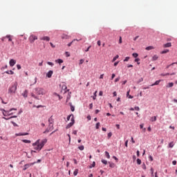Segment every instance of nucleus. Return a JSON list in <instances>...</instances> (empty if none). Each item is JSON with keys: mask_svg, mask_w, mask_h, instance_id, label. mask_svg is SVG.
Instances as JSON below:
<instances>
[{"mask_svg": "<svg viewBox=\"0 0 177 177\" xmlns=\"http://www.w3.org/2000/svg\"><path fill=\"white\" fill-rule=\"evenodd\" d=\"M46 142H48L47 139L42 140L41 141L40 140H37L35 142L32 144V146L35 150H38L39 151H40V150H42V147L45 146Z\"/></svg>", "mask_w": 177, "mask_h": 177, "instance_id": "1", "label": "nucleus"}, {"mask_svg": "<svg viewBox=\"0 0 177 177\" xmlns=\"http://www.w3.org/2000/svg\"><path fill=\"white\" fill-rule=\"evenodd\" d=\"M17 91V82L14 83L11 86L8 88L9 95H15L16 91Z\"/></svg>", "mask_w": 177, "mask_h": 177, "instance_id": "2", "label": "nucleus"}, {"mask_svg": "<svg viewBox=\"0 0 177 177\" xmlns=\"http://www.w3.org/2000/svg\"><path fill=\"white\" fill-rule=\"evenodd\" d=\"M35 93L37 96H41V95H46V91H45V89H44L43 88L37 87L35 88Z\"/></svg>", "mask_w": 177, "mask_h": 177, "instance_id": "3", "label": "nucleus"}, {"mask_svg": "<svg viewBox=\"0 0 177 177\" xmlns=\"http://www.w3.org/2000/svg\"><path fill=\"white\" fill-rule=\"evenodd\" d=\"M13 110H17L16 109H11L9 111H5L3 110V115H4V117H7V115H12L13 114V113H10V111H13Z\"/></svg>", "mask_w": 177, "mask_h": 177, "instance_id": "4", "label": "nucleus"}, {"mask_svg": "<svg viewBox=\"0 0 177 177\" xmlns=\"http://www.w3.org/2000/svg\"><path fill=\"white\" fill-rule=\"evenodd\" d=\"M71 122L69 124H67L66 129H68L70 128H71V127H73V125H74L75 120H74V115H72V118H71Z\"/></svg>", "mask_w": 177, "mask_h": 177, "instance_id": "5", "label": "nucleus"}, {"mask_svg": "<svg viewBox=\"0 0 177 177\" xmlns=\"http://www.w3.org/2000/svg\"><path fill=\"white\" fill-rule=\"evenodd\" d=\"M36 39H38V37L32 35L29 37V41L30 44H34V41H35Z\"/></svg>", "mask_w": 177, "mask_h": 177, "instance_id": "6", "label": "nucleus"}, {"mask_svg": "<svg viewBox=\"0 0 177 177\" xmlns=\"http://www.w3.org/2000/svg\"><path fill=\"white\" fill-rule=\"evenodd\" d=\"M34 164H35V162L28 163V164L25 165L24 166V171H26V169H28V168H30V167H32V165H34Z\"/></svg>", "mask_w": 177, "mask_h": 177, "instance_id": "7", "label": "nucleus"}, {"mask_svg": "<svg viewBox=\"0 0 177 177\" xmlns=\"http://www.w3.org/2000/svg\"><path fill=\"white\" fill-rule=\"evenodd\" d=\"M40 40L41 41H50V37H48V36H44L43 37H41L40 38Z\"/></svg>", "mask_w": 177, "mask_h": 177, "instance_id": "8", "label": "nucleus"}, {"mask_svg": "<svg viewBox=\"0 0 177 177\" xmlns=\"http://www.w3.org/2000/svg\"><path fill=\"white\" fill-rule=\"evenodd\" d=\"M15 64H16V60L12 59L10 60V67H13V66H15Z\"/></svg>", "mask_w": 177, "mask_h": 177, "instance_id": "9", "label": "nucleus"}, {"mask_svg": "<svg viewBox=\"0 0 177 177\" xmlns=\"http://www.w3.org/2000/svg\"><path fill=\"white\" fill-rule=\"evenodd\" d=\"M70 38H71V37L67 35H66V34H63L62 35V39H70Z\"/></svg>", "mask_w": 177, "mask_h": 177, "instance_id": "10", "label": "nucleus"}, {"mask_svg": "<svg viewBox=\"0 0 177 177\" xmlns=\"http://www.w3.org/2000/svg\"><path fill=\"white\" fill-rule=\"evenodd\" d=\"M53 75V71H49L46 74V77H48V78H50Z\"/></svg>", "mask_w": 177, "mask_h": 177, "instance_id": "11", "label": "nucleus"}, {"mask_svg": "<svg viewBox=\"0 0 177 177\" xmlns=\"http://www.w3.org/2000/svg\"><path fill=\"white\" fill-rule=\"evenodd\" d=\"M16 136H26L28 135V133H19L15 134Z\"/></svg>", "mask_w": 177, "mask_h": 177, "instance_id": "12", "label": "nucleus"}, {"mask_svg": "<svg viewBox=\"0 0 177 177\" xmlns=\"http://www.w3.org/2000/svg\"><path fill=\"white\" fill-rule=\"evenodd\" d=\"M22 96H24V97H27V96H28V91L25 90L24 92L22 93Z\"/></svg>", "mask_w": 177, "mask_h": 177, "instance_id": "13", "label": "nucleus"}, {"mask_svg": "<svg viewBox=\"0 0 177 177\" xmlns=\"http://www.w3.org/2000/svg\"><path fill=\"white\" fill-rule=\"evenodd\" d=\"M172 44L171 43H167L166 44L163 45V48H171Z\"/></svg>", "mask_w": 177, "mask_h": 177, "instance_id": "14", "label": "nucleus"}, {"mask_svg": "<svg viewBox=\"0 0 177 177\" xmlns=\"http://www.w3.org/2000/svg\"><path fill=\"white\" fill-rule=\"evenodd\" d=\"M81 39H73L71 43L68 44V46H69V47L71 46V45H73V44H74V42H75V41H81Z\"/></svg>", "mask_w": 177, "mask_h": 177, "instance_id": "15", "label": "nucleus"}, {"mask_svg": "<svg viewBox=\"0 0 177 177\" xmlns=\"http://www.w3.org/2000/svg\"><path fill=\"white\" fill-rule=\"evenodd\" d=\"M150 121H151V122H154L157 121V117H156V116L151 117V118H150Z\"/></svg>", "mask_w": 177, "mask_h": 177, "instance_id": "16", "label": "nucleus"}, {"mask_svg": "<svg viewBox=\"0 0 177 177\" xmlns=\"http://www.w3.org/2000/svg\"><path fill=\"white\" fill-rule=\"evenodd\" d=\"M48 122L49 124H53L54 121H53V116H50L48 119Z\"/></svg>", "mask_w": 177, "mask_h": 177, "instance_id": "17", "label": "nucleus"}, {"mask_svg": "<svg viewBox=\"0 0 177 177\" xmlns=\"http://www.w3.org/2000/svg\"><path fill=\"white\" fill-rule=\"evenodd\" d=\"M160 82H161V80H158L155 83L152 84L151 86H154L155 85H159Z\"/></svg>", "mask_w": 177, "mask_h": 177, "instance_id": "18", "label": "nucleus"}, {"mask_svg": "<svg viewBox=\"0 0 177 177\" xmlns=\"http://www.w3.org/2000/svg\"><path fill=\"white\" fill-rule=\"evenodd\" d=\"M145 49H146V50H151L154 49V47L153 46H149L147 47Z\"/></svg>", "mask_w": 177, "mask_h": 177, "instance_id": "19", "label": "nucleus"}, {"mask_svg": "<svg viewBox=\"0 0 177 177\" xmlns=\"http://www.w3.org/2000/svg\"><path fill=\"white\" fill-rule=\"evenodd\" d=\"M31 96H32V97H34V99H37V100H39V97L35 95V94L32 93Z\"/></svg>", "mask_w": 177, "mask_h": 177, "instance_id": "20", "label": "nucleus"}, {"mask_svg": "<svg viewBox=\"0 0 177 177\" xmlns=\"http://www.w3.org/2000/svg\"><path fill=\"white\" fill-rule=\"evenodd\" d=\"M166 86L167 88H172V86H174V83L173 82L168 83V85H167Z\"/></svg>", "mask_w": 177, "mask_h": 177, "instance_id": "21", "label": "nucleus"}, {"mask_svg": "<svg viewBox=\"0 0 177 177\" xmlns=\"http://www.w3.org/2000/svg\"><path fill=\"white\" fill-rule=\"evenodd\" d=\"M48 129L50 131H52L53 129V124L49 123Z\"/></svg>", "mask_w": 177, "mask_h": 177, "instance_id": "22", "label": "nucleus"}, {"mask_svg": "<svg viewBox=\"0 0 177 177\" xmlns=\"http://www.w3.org/2000/svg\"><path fill=\"white\" fill-rule=\"evenodd\" d=\"M55 63H58L59 64H62L63 63V59H59L55 60Z\"/></svg>", "mask_w": 177, "mask_h": 177, "instance_id": "23", "label": "nucleus"}, {"mask_svg": "<svg viewBox=\"0 0 177 177\" xmlns=\"http://www.w3.org/2000/svg\"><path fill=\"white\" fill-rule=\"evenodd\" d=\"M6 37L8 39V41L10 42H12V36H10V35H7Z\"/></svg>", "mask_w": 177, "mask_h": 177, "instance_id": "24", "label": "nucleus"}, {"mask_svg": "<svg viewBox=\"0 0 177 177\" xmlns=\"http://www.w3.org/2000/svg\"><path fill=\"white\" fill-rule=\"evenodd\" d=\"M66 89H67V86H66V84H63L62 85V91H66Z\"/></svg>", "mask_w": 177, "mask_h": 177, "instance_id": "25", "label": "nucleus"}, {"mask_svg": "<svg viewBox=\"0 0 177 177\" xmlns=\"http://www.w3.org/2000/svg\"><path fill=\"white\" fill-rule=\"evenodd\" d=\"M168 52H169V50L166 49V50L162 51L160 53H161V55H164L165 53H168Z\"/></svg>", "mask_w": 177, "mask_h": 177, "instance_id": "26", "label": "nucleus"}, {"mask_svg": "<svg viewBox=\"0 0 177 177\" xmlns=\"http://www.w3.org/2000/svg\"><path fill=\"white\" fill-rule=\"evenodd\" d=\"M109 164L110 168H114V167H115V164L114 163H111L109 162Z\"/></svg>", "mask_w": 177, "mask_h": 177, "instance_id": "27", "label": "nucleus"}, {"mask_svg": "<svg viewBox=\"0 0 177 177\" xmlns=\"http://www.w3.org/2000/svg\"><path fill=\"white\" fill-rule=\"evenodd\" d=\"M73 175L75 176H77V175H78V169H75L74 172H73Z\"/></svg>", "mask_w": 177, "mask_h": 177, "instance_id": "28", "label": "nucleus"}, {"mask_svg": "<svg viewBox=\"0 0 177 177\" xmlns=\"http://www.w3.org/2000/svg\"><path fill=\"white\" fill-rule=\"evenodd\" d=\"M24 143H31V140H22Z\"/></svg>", "mask_w": 177, "mask_h": 177, "instance_id": "29", "label": "nucleus"}, {"mask_svg": "<svg viewBox=\"0 0 177 177\" xmlns=\"http://www.w3.org/2000/svg\"><path fill=\"white\" fill-rule=\"evenodd\" d=\"M120 57V56L118 55H117L115 57H113L112 62L113 63H114V62H115V60H117V59H118Z\"/></svg>", "mask_w": 177, "mask_h": 177, "instance_id": "30", "label": "nucleus"}, {"mask_svg": "<svg viewBox=\"0 0 177 177\" xmlns=\"http://www.w3.org/2000/svg\"><path fill=\"white\" fill-rule=\"evenodd\" d=\"M6 74H10L11 75H13V74H15V72H13L12 71H6Z\"/></svg>", "mask_w": 177, "mask_h": 177, "instance_id": "31", "label": "nucleus"}, {"mask_svg": "<svg viewBox=\"0 0 177 177\" xmlns=\"http://www.w3.org/2000/svg\"><path fill=\"white\" fill-rule=\"evenodd\" d=\"M135 62L137 63V64H140V59H139V58H136V59H135Z\"/></svg>", "mask_w": 177, "mask_h": 177, "instance_id": "32", "label": "nucleus"}, {"mask_svg": "<svg viewBox=\"0 0 177 177\" xmlns=\"http://www.w3.org/2000/svg\"><path fill=\"white\" fill-rule=\"evenodd\" d=\"M105 156L106 158H110V153L108 151H105Z\"/></svg>", "mask_w": 177, "mask_h": 177, "instance_id": "33", "label": "nucleus"}, {"mask_svg": "<svg viewBox=\"0 0 177 177\" xmlns=\"http://www.w3.org/2000/svg\"><path fill=\"white\" fill-rule=\"evenodd\" d=\"M157 59H158V56H157L156 55H153L152 57V60L153 61L157 60Z\"/></svg>", "mask_w": 177, "mask_h": 177, "instance_id": "34", "label": "nucleus"}, {"mask_svg": "<svg viewBox=\"0 0 177 177\" xmlns=\"http://www.w3.org/2000/svg\"><path fill=\"white\" fill-rule=\"evenodd\" d=\"M151 176H154V169L151 168Z\"/></svg>", "mask_w": 177, "mask_h": 177, "instance_id": "35", "label": "nucleus"}, {"mask_svg": "<svg viewBox=\"0 0 177 177\" xmlns=\"http://www.w3.org/2000/svg\"><path fill=\"white\" fill-rule=\"evenodd\" d=\"M101 161L103 164H104V165H107V160L102 159Z\"/></svg>", "mask_w": 177, "mask_h": 177, "instance_id": "36", "label": "nucleus"}, {"mask_svg": "<svg viewBox=\"0 0 177 177\" xmlns=\"http://www.w3.org/2000/svg\"><path fill=\"white\" fill-rule=\"evenodd\" d=\"M140 82H143V77L140 78L137 82V84H140Z\"/></svg>", "mask_w": 177, "mask_h": 177, "instance_id": "37", "label": "nucleus"}, {"mask_svg": "<svg viewBox=\"0 0 177 177\" xmlns=\"http://www.w3.org/2000/svg\"><path fill=\"white\" fill-rule=\"evenodd\" d=\"M137 164H138V165H140V164H142V160L139 158L137 159Z\"/></svg>", "mask_w": 177, "mask_h": 177, "instance_id": "38", "label": "nucleus"}, {"mask_svg": "<svg viewBox=\"0 0 177 177\" xmlns=\"http://www.w3.org/2000/svg\"><path fill=\"white\" fill-rule=\"evenodd\" d=\"M70 106H71V111H74L75 110V109L74 108L73 106H72L71 103H70Z\"/></svg>", "mask_w": 177, "mask_h": 177, "instance_id": "39", "label": "nucleus"}, {"mask_svg": "<svg viewBox=\"0 0 177 177\" xmlns=\"http://www.w3.org/2000/svg\"><path fill=\"white\" fill-rule=\"evenodd\" d=\"M111 136H113V133L110 132L108 133V139H110V138H111Z\"/></svg>", "mask_w": 177, "mask_h": 177, "instance_id": "40", "label": "nucleus"}, {"mask_svg": "<svg viewBox=\"0 0 177 177\" xmlns=\"http://www.w3.org/2000/svg\"><path fill=\"white\" fill-rule=\"evenodd\" d=\"M132 56H133L134 57H138V56H139L138 53H134L132 54Z\"/></svg>", "mask_w": 177, "mask_h": 177, "instance_id": "41", "label": "nucleus"}, {"mask_svg": "<svg viewBox=\"0 0 177 177\" xmlns=\"http://www.w3.org/2000/svg\"><path fill=\"white\" fill-rule=\"evenodd\" d=\"M78 149H79V150H81V151L84 150V145L78 147Z\"/></svg>", "mask_w": 177, "mask_h": 177, "instance_id": "42", "label": "nucleus"}, {"mask_svg": "<svg viewBox=\"0 0 177 177\" xmlns=\"http://www.w3.org/2000/svg\"><path fill=\"white\" fill-rule=\"evenodd\" d=\"M169 147H170L171 149H172V147H174V142H170L169 144Z\"/></svg>", "mask_w": 177, "mask_h": 177, "instance_id": "43", "label": "nucleus"}, {"mask_svg": "<svg viewBox=\"0 0 177 177\" xmlns=\"http://www.w3.org/2000/svg\"><path fill=\"white\" fill-rule=\"evenodd\" d=\"M100 127V122H97L96 124V129H99Z\"/></svg>", "mask_w": 177, "mask_h": 177, "instance_id": "44", "label": "nucleus"}, {"mask_svg": "<svg viewBox=\"0 0 177 177\" xmlns=\"http://www.w3.org/2000/svg\"><path fill=\"white\" fill-rule=\"evenodd\" d=\"M89 109H90L91 110H92V109H93V103H91V104H89Z\"/></svg>", "mask_w": 177, "mask_h": 177, "instance_id": "45", "label": "nucleus"}, {"mask_svg": "<svg viewBox=\"0 0 177 177\" xmlns=\"http://www.w3.org/2000/svg\"><path fill=\"white\" fill-rule=\"evenodd\" d=\"M134 110H136V111H139V110H140V108H139V106H136L134 108Z\"/></svg>", "mask_w": 177, "mask_h": 177, "instance_id": "46", "label": "nucleus"}, {"mask_svg": "<svg viewBox=\"0 0 177 177\" xmlns=\"http://www.w3.org/2000/svg\"><path fill=\"white\" fill-rule=\"evenodd\" d=\"M98 46H100V45H102V41H100V40H98L97 42Z\"/></svg>", "mask_w": 177, "mask_h": 177, "instance_id": "47", "label": "nucleus"}, {"mask_svg": "<svg viewBox=\"0 0 177 177\" xmlns=\"http://www.w3.org/2000/svg\"><path fill=\"white\" fill-rule=\"evenodd\" d=\"M84 59H80V64H84Z\"/></svg>", "mask_w": 177, "mask_h": 177, "instance_id": "48", "label": "nucleus"}, {"mask_svg": "<svg viewBox=\"0 0 177 177\" xmlns=\"http://www.w3.org/2000/svg\"><path fill=\"white\" fill-rule=\"evenodd\" d=\"M119 44H122V38L121 37L119 39Z\"/></svg>", "mask_w": 177, "mask_h": 177, "instance_id": "49", "label": "nucleus"}, {"mask_svg": "<svg viewBox=\"0 0 177 177\" xmlns=\"http://www.w3.org/2000/svg\"><path fill=\"white\" fill-rule=\"evenodd\" d=\"M129 60V57H127L124 59V62H128Z\"/></svg>", "mask_w": 177, "mask_h": 177, "instance_id": "50", "label": "nucleus"}, {"mask_svg": "<svg viewBox=\"0 0 177 177\" xmlns=\"http://www.w3.org/2000/svg\"><path fill=\"white\" fill-rule=\"evenodd\" d=\"M149 161H153V156H149Z\"/></svg>", "mask_w": 177, "mask_h": 177, "instance_id": "51", "label": "nucleus"}, {"mask_svg": "<svg viewBox=\"0 0 177 177\" xmlns=\"http://www.w3.org/2000/svg\"><path fill=\"white\" fill-rule=\"evenodd\" d=\"M120 77H118V78H116V79L115 80V82H118V81H120Z\"/></svg>", "mask_w": 177, "mask_h": 177, "instance_id": "52", "label": "nucleus"}, {"mask_svg": "<svg viewBox=\"0 0 177 177\" xmlns=\"http://www.w3.org/2000/svg\"><path fill=\"white\" fill-rule=\"evenodd\" d=\"M17 68H18V70H20L21 68V66H20V64H17Z\"/></svg>", "mask_w": 177, "mask_h": 177, "instance_id": "53", "label": "nucleus"}, {"mask_svg": "<svg viewBox=\"0 0 177 177\" xmlns=\"http://www.w3.org/2000/svg\"><path fill=\"white\" fill-rule=\"evenodd\" d=\"M91 46H89L86 50H85V52H89V49H91Z\"/></svg>", "mask_w": 177, "mask_h": 177, "instance_id": "54", "label": "nucleus"}, {"mask_svg": "<svg viewBox=\"0 0 177 177\" xmlns=\"http://www.w3.org/2000/svg\"><path fill=\"white\" fill-rule=\"evenodd\" d=\"M47 64H48V66H53V63L50 62H47Z\"/></svg>", "mask_w": 177, "mask_h": 177, "instance_id": "55", "label": "nucleus"}, {"mask_svg": "<svg viewBox=\"0 0 177 177\" xmlns=\"http://www.w3.org/2000/svg\"><path fill=\"white\" fill-rule=\"evenodd\" d=\"M124 145L126 147H128V140H126Z\"/></svg>", "mask_w": 177, "mask_h": 177, "instance_id": "56", "label": "nucleus"}, {"mask_svg": "<svg viewBox=\"0 0 177 177\" xmlns=\"http://www.w3.org/2000/svg\"><path fill=\"white\" fill-rule=\"evenodd\" d=\"M103 77H104V74L100 75V80H103Z\"/></svg>", "mask_w": 177, "mask_h": 177, "instance_id": "57", "label": "nucleus"}, {"mask_svg": "<svg viewBox=\"0 0 177 177\" xmlns=\"http://www.w3.org/2000/svg\"><path fill=\"white\" fill-rule=\"evenodd\" d=\"M70 118H71V115H68V117L66 118L67 121H70Z\"/></svg>", "mask_w": 177, "mask_h": 177, "instance_id": "58", "label": "nucleus"}, {"mask_svg": "<svg viewBox=\"0 0 177 177\" xmlns=\"http://www.w3.org/2000/svg\"><path fill=\"white\" fill-rule=\"evenodd\" d=\"M115 77V74L113 73L111 76V80H114Z\"/></svg>", "mask_w": 177, "mask_h": 177, "instance_id": "59", "label": "nucleus"}, {"mask_svg": "<svg viewBox=\"0 0 177 177\" xmlns=\"http://www.w3.org/2000/svg\"><path fill=\"white\" fill-rule=\"evenodd\" d=\"M87 120H88V121H91V115H88L87 116Z\"/></svg>", "mask_w": 177, "mask_h": 177, "instance_id": "60", "label": "nucleus"}, {"mask_svg": "<svg viewBox=\"0 0 177 177\" xmlns=\"http://www.w3.org/2000/svg\"><path fill=\"white\" fill-rule=\"evenodd\" d=\"M77 130H74V131H73V135H77Z\"/></svg>", "mask_w": 177, "mask_h": 177, "instance_id": "61", "label": "nucleus"}, {"mask_svg": "<svg viewBox=\"0 0 177 177\" xmlns=\"http://www.w3.org/2000/svg\"><path fill=\"white\" fill-rule=\"evenodd\" d=\"M49 131H50V130H49V129H47L44 132V133H48V132H49Z\"/></svg>", "mask_w": 177, "mask_h": 177, "instance_id": "62", "label": "nucleus"}, {"mask_svg": "<svg viewBox=\"0 0 177 177\" xmlns=\"http://www.w3.org/2000/svg\"><path fill=\"white\" fill-rule=\"evenodd\" d=\"M172 164H173V165H175L176 164V160H174V161L172 162Z\"/></svg>", "mask_w": 177, "mask_h": 177, "instance_id": "63", "label": "nucleus"}, {"mask_svg": "<svg viewBox=\"0 0 177 177\" xmlns=\"http://www.w3.org/2000/svg\"><path fill=\"white\" fill-rule=\"evenodd\" d=\"M173 102H174V103H176L177 104V100L176 99L173 100Z\"/></svg>", "mask_w": 177, "mask_h": 177, "instance_id": "64", "label": "nucleus"}]
</instances>
